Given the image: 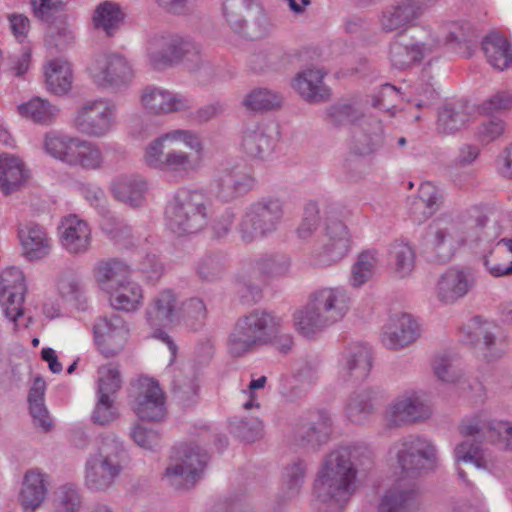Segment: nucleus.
<instances>
[{"label": "nucleus", "mask_w": 512, "mask_h": 512, "mask_svg": "<svg viewBox=\"0 0 512 512\" xmlns=\"http://www.w3.org/2000/svg\"><path fill=\"white\" fill-rule=\"evenodd\" d=\"M58 288L62 296L74 301L79 309L86 308V286L82 277L74 273H66L61 277Z\"/></svg>", "instance_id": "052dcab7"}, {"label": "nucleus", "mask_w": 512, "mask_h": 512, "mask_svg": "<svg viewBox=\"0 0 512 512\" xmlns=\"http://www.w3.org/2000/svg\"><path fill=\"white\" fill-rule=\"evenodd\" d=\"M474 285L475 279L469 270L452 268L439 277L435 286V296L442 304H454L465 297Z\"/></svg>", "instance_id": "c85d7f7f"}, {"label": "nucleus", "mask_w": 512, "mask_h": 512, "mask_svg": "<svg viewBox=\"0 0 512 512\" xmlns=\"http://www.w3.org/2000/svg\"><path fill=\"white\" fill-rule=\"evenodd\" d=\"M454 459L456 464L472 463L478 469H484L490 472L497 470L499 466V460L493 452L488 449H483L468 440L457 444L454 449Z\"/></svg>", "instance_id": "79ce46f5"}, {"label": "nucleus", "mask_w": 512, "mask_h": 512, "mask_svg": "<svg viewBox=\"0 0 512 512\" xmlns=\"http://www.w3.org/2000/svg\"><path fill=\"white\" fill-rule=\"evenodd\" d=\"M109 191L116 201L131 208H141L147 202L149 181L138 173L119 174L111 180Z\"/></svg>", "instance_id": "bb28decb"}, {"label": "nucleus", "mask_w": 512, "mask_h": 512, "mask_svg": "<svg viewBox=\"0 0 512 512\" xmlns=\"http://www.w3.org/2000/svg\"><path fill=\"white\" fill-rule=\"evenodd\" d=\"M132 409L141 420L159 421L164 418L165 397L155 380L142 377L137 381Z\"/></svg>", "instance_id": "b1692460"}, {"label": "nucleus", "mask_w": 512, "mask_h": 512, "mask_svg": "<svg viewBox=\"0 0 512 512\" xmlns=\"http://www.w3.org/2000/svg\"><path fill=\"white\" fill-rule=\"evenodd\" d=\"M56 512H78L82 505L78 489L72 484H64L55 492Z\"/></svg>", "instance_id": "774afa93"}, {"label": "nucleus", "mask_w": 512, "mask_h": 512, "mask_svg": "<svg viewBox=\"0 0 512 512\" xmlns=\"http://www.w3.org/2000/svg\"><path fill=\"white\" fill-rule=\"evenodd\" d=\"M178 144H182L196 154L202 153L204 149L203 141L195 130L170 129L159 134L144 146L142 164L175 182L188 179L199 170L201 161L188 151L173 148Z\"/></svg>", "instance_id": "f03ea898"}, {"label": "nucleus", "mask_w": 512, "mask_h": 512, "mask_svg": "<svg viewBox=\"0 0 512 512\" xmlns=\"http://www.w3.org/2000/svg\"><path fill=\"white\" fill-rule=\"evenodd\" d=\"M431 406L426 394L418 389H406L396 395L384 411V424L388 428H399L419 423L430 418Z\"/></svg>", "instance_id": "f8f14e48"}, {"label": "nucleus", "mask_w": 512, "mask_h": 512, "mask_svg": "<svg viewBox=\"0 0 512 512\" xmlns=\"http://www.w3.org/2000/svg\"><path fill=\"white\" fill-rule=\"evenodd\" d=\"M84 139L58 132H49L43 139L44 151L56 160L72 167L74 159Z\"/></svg>", "instance_id": "58836bf2"}, {"label": "nucleus", "mask_w": 512, "mask_h": 512, "mask_svg": "<svg viewBox=\"0 0 512 512\" xmlns=\"http://www.w3.org/2000/svg\"><path fill=\"white\" fill-rule=\"evenodd\" d=\"M18 114L39 124H51L58 116L59 109L48 100L34 97L17 106Z\"/></svg>", "instance_id": "864d4df0"}, {"label": "nucleus", "mask_w": 512, "mask_h": 512, "mask_svg": "<svg viewBox=\"0 0 512 512\" xmlns=\"http://www.w3.org/2000/svg\"><path fill=\"white\" fill-rule=\"evenodd\" d=\"M363 117V114L357 102H340L333 104L327 112V119L335 126L346 124H357Z\"/></svg>", "instance_id": "bf43d9fd"}, {"label": "nucleus", "mask_w": 512, "mask_h": 512, "mask_svg": "<svg viewBox=\"0 0 512 512\" xmlns=\"http://www.w3.org/2000/svg\"><path fill=\"white\" fill-rule=\"evenodd\" d=\"M323 236V243L314 247L308 256V264L313 268H328L337 264L352 247L349 228L332 213L325 216Z\"/></svg>", "instance_id": "9d476101"}, {"label": "nucleus", "mask_w": 512, "mask_h": 512, "mask_svg": "<svg viewBox=\"0 0 512 512\" xmlns=\"http://www.w3.org/2000/svg\"><path fill=\"white\" fill-rule=\"evenodd\" d=\"M284 202L265 197L250 204L241 216L237 231L244 243H252L274 234L284 218Z\"/></svg>", "instance_id": "6e6552de"}, {"label": "nucleus", "mask_w": 512, "mask_h": 512, "mask_svg": "<svg viewBox=\"0 0 512 512\" xmlns=\"http://www.w3.org/2000/svg\"><path fill=\"white\" fill-rule=\"evenodd\" d=\"M309 299L331 326L341 322L352 305L351 295L343 286L319 287L310 293Z\"/></svg>", "instance_id": "4be33fe9"}, {"label": "nucleus", "mask_w": 512, "mask_h": 512, "mask_svg": "<svg viewBox=\"0 0 512 512\" xmlns=\"http://www.w3.org/2000/svg\"><path fill=\"white\" fill-rule=\"evenodd\" d=\"M422 10L414 0L400 1L385 8L379 16L383 32H404L421 16Z\"/></svg>", "instance_id": "72a5a7b5"}, {"label": "nucleus", "mask_w": 512, "mask_h": 512, "mask_svg": "<svg viewBox=\"0 0 512 512\" xmlns=\"http://www.w3.org/2000/svg\"><path fill=\"white\" fill-rule=\"evenodd\" d=\"M208 461V455L200 447H189L183 451L180 462L165 470V478L175 489H190L199 480Z\"/></svg>", "instance_id": "412c9836"}, {"label": "nucleus", "mask_w": 512, "mask_h": 512, "mask_svg": "<svg viewBox=\"0 0 512 512\" xmlns=\"http://www.w3.org/2000/svg\"><path fill=\"white\" fill-rule=\"evenodd\" d=\"M276 141L261 124L246 126L242 131L240 147L252 159L266 160L275 148Z\"/></svg>", "instance_id": "e433bc0d"}, {"label": "nucleus", "mask_w": 512, "mask_h": 512, "mask_svg": "<svg viewBox=\"0 0 512 512\" xmlns=\"http://www.w3.org/2000/svg\"><path fill=\"white\" fill-rule=\"evenodd\" d=\"M43 74L46 89L56 95L67 94L73 84L71 64L62 58H54L45 62Z\"/></svg>", "instance_id": "ea45409f"}, {"label": "nucleus", "mask_w": 512, "mask_h": 512, "mask_svg": "<svg viewBox=\"0 0 512 512\" xmlns=\"http://www.w3.org/2000/svg\"><path fill=\"white\" fill-rule=\"evenodd\" d=\"M465 214L453 218L442 216L428 227V241L440 262L449 261L464 247Z\"/></svg>", "instance_id": "4468645a"}, {"label": "nucleus", "mask_w": 512, "mask_h": 512, "mask_svg": "<svg viewBox=\"0 0 512 512\" xmlns=\"http://www.w3.org/2000/svg\"><path fill=\"white\" fill-rule=\"evenodd\" d=\"M126 451L114 434L99 437L97 447L85 464V484L90 490H107L121 474Z\"/></svg>", "instance_id": "20e7f679"}, {"label": "nucleus", "mask_w": 512, "mask_h": 512, "mask_svg": "<svg viewBox=\"0 0 512 512\" xmlns=\"http://www.w3.org/2000/svg\"><path fill=\"white\" fill-rule=\"evenodd\" d=\"M325 72L318 68H307L298 72L292 80L293 89L306 101L318 103L330 97V90L324 85Z\"/></svg>", "instance_id": "4c0bfd02"}, {"label": "nucleus", "mask_w": 512, "mask_h": 512, "mask_svg": "<svg viewBox=\"0 0 512 512\" xmlns=\"http://www.w3.org/2000/svg\"><path fill=\"white\" fill-rule=\"evenodd\" d=\"M44 475L37 470L26 472L19 500L24 512H35L46 496Z\"/></svg>", "instance_id": "49530a36"}, {"label": "nucleus", "mask_w": 512, "mask_h": 512, "mask_svg": "<svg viewBox=\"0 0 512 512\" xmlns=\"http://www.w3.org/2000/svg\"><path fill=\"white\" fill-rule=\"evenodd\" d=\"M371 367V348L364 343H351L345 347L338 361V381L351 384L359 383L369 375Z\"/></svg>", "instance_id": "5701e85b"}, {"label": "nucleus", "mask_w": 512, "mask_h": 512, "mask_svg": "<svg viewBox=\"0 0 512 512\" xmlns=\"http://www.w3.org/2000/svg\"><path fill=\"white\" fill-rule=\"evenodd\" d=\"M139 103L152 116H165L192 108V101L187 96L156 85H148L141 90Z\"/></svg>", "instance_id": "6ab92c4d"}, {"label": "nucleus", "mask_w": 512, "mask_h": 512, "mask_svg": "<svg viewBox=\"0 0 512 512\" xmlns=\"http://www.w3.org/2000/svg\"><path fill=\"white\" fill-rule=\"evenodd\" d=\"M463 437L502 445L506 450H512V423L491 419L486 412H479L462 420L459 426Z\"/></svg>", "instance_id": "dca6fc26"}, {"label": "nucleus", "mask_w": 512, "mask_h": 512, "mask_svg": "<svg viewBox=\"0 0 512 512\" xmlns=\"http://www.w3.org/2000/svg\"><path fill=\"white\" fill-rule=\"evenodd\" d=\"M331 433V418L323 410L310 411L300 419L295 431L299 445L319 446L327 442Z\"/></svg>", "instance_id": "473e14b6"}, {"label": "nucleus", "mask_w": 512, "mask_h": 512, "mask_svg": "<svg viewBox=\"0 0 512 512\" xmlns=\"http://www.w3.org/2000/svg\"><path fill=\"white\" fill-rule=\"evenodd\" d=\"M293 326L300 335L309 339L332 327L309 298L305 306L294 312Z\"/></svg>", "instance_id": "37998d69"}, {"label": "nucleus", "mask_w": 512, "mask_h": 512, "mask_svg": "<svg viewBox=\"0 0 512 512\" xmlns=\"http://www.w3.org/2000/svg\"><path fill=\"white\" fill-rule=\"evenodd\" d=\"M467 335L488 362L498 360L506 352V342L500 336L499 326L492 321L472 318L467 325Z\"/></svg>", "instance_id": "393cba45"}, {"label": "nucleus", "mask_w": 512, "mask_h": 512, "mask_svg": "<svg viewBox=\"0 0 512 512\" xmlns=\"http://www.w3.org/2000/svg\"><path fill=\"white\" fill-rule=\"evenodd\" d=\"M72 167H80L84 170H97L102 167L103 155L99 146L84 139L81 149L73 157Z\"/></svg>", "instance_id": "69168bd1"}, {"label": "nucleus", "mask_w": 512, "mask_h": 512, "mask_svg": "<svg viewBox=\"0 0 512 512\" xmlns=\"http://www.w3.org/2000/svg\"><path fill=\"white\" fill-rule=\"evenodd\" d=\"M291 269V258L286 254H267L247 263L237 275L236 284L242 297L256 299L260 295L258 281L284 277Z\"/></svg>", "instance_id": "9b49d317"}, {"label": "nucleus", "mask_w": 512, "mask_h": 512, "mask_svg": "<svg viewBox=\"0 0 512 512\" xmlns=\"http://www.w3.org/2000/svg\"><path fill=\"white\" fill-rule=\"evenodd\" d=\"M384 132L381 121L371 116L363 117L352 131L350 152L356 156H369L382 146Z\"/></svg>", "instance_id": "7c9ffc66"}, {"label": "nucleus", "mask_w": 512, "mask_h": 512, "mask_svg": "<svg viewBox=\"0 0 512 512\" xmlns=\"http://www.w3.org/2000/svg\"><path fill=\"white\" fill-rule=\"evenodd\" d=\"M118 106L110 98L98 97L79 106L72 119V127L90 138H103L117 125Z\"/></svg>", "instance_id": "1a4fd4ad"}, {"label": "nucleus", "mask_w": 512, "mask_h": 512, "mask_svg": "<svg viewBox=\"0 0 512 512\" xmlns=\"http://www.w3.org/2000/svg\"><path fill=\"white\" fill-rule=\"evenodd\" d=\"M146 57L155 69L184 61L192 71L198 70L206 61L202 47L190 37L179 34H155L147 40Z\"/></svg>", "instance_id": "39448f33"}, {"label": "nucleus", "mask_w": 512, "mask_h": 512, "mask_svg": "<svg viewBox=\"0 0 512 512\" xmlns=\"http://www.w3.org/2000/svg\"><path fill=\"white\" fill-rule=\"evenodd\" d=\"M469 116L462 107L444 106L438 114L437 130L442 134H453L468 123Z\"/></svg>", "instance_id": "680f3d73"}, {"label": "nucleus", "mask_w": 512, "mask_h": 512, "mask_svg": "<svg viewBox=\"0 0 512 512\" xmlns=\"http://www.w3.org/2000/svg\"><path fill=\"white\" fill-rule=\"evenodd\" d=\"M229 25L236 33L251 39L264 37L271 30V22L264 9L250 15L248 19L233 16L229 18Z\"/></svg>", "instance_id": "3c124183"}, {"label": "nucleus", "mask_w": 512, "mask_h": 512, "mask_svg": "<svg viewBox=\"0 0 512 512\" xmlns=\"http://www.w3.org/2000/svg\"><path fill=\"white\" fill-rule=\"evenodd\" d=\"M130 267L118 259L100 261L94 268V277L101 289L107 291L114 288L120 282L127 281Z\"/></svg>", "instance_id": "8fccbe9b"}, {"label": "nucleus", "mask_w": 512, "mask_h": 512, "mask_svg": "<svg viewBox=\"0 0 512 512\" xmlns=\"http://www.w3.org/2000/svg\"><path fill=\"white\" fill-rule=\"evenodd\" d=\"M282 318L266 310L255 309L237 319L227 348L234 357H241L260 347L272 344L281 333Z\"/></svg>", "instance_id": "7ed1b4c3"}, {"label": "nucleus", "mask_w": 512, "mask_h": 512, "mask_svg": "<svg viewBox=\"0 0 512 512\" xmlns=\"http://www.w3.org/2000/svg\"><path fill=\"white\" fill-rule=\"evenodd\" d=\"M168 229L177 235L194 234L209 220L208 199L200 190L180 189L165 211Z\"/></svg>", "instance_id": "423d86ee"}, {"label": "nucleus", "mask_w": 512, "mask_h": 512, "mask_svg": "<svg viewBox=\"0 0 512 512\" xmlns=\"http://www.w3.org/2000/svg\"><path fill=\"white\" fill-rule=\"evenodd\" d=\"M372 399L373 392L370 389L352 393L345 404L347 419L355 424L365 422L373 411Z\"/></svg>", "instance_id": "4d7b16f0"}, {"label": "nucleus", "mask_w": 512, "mask_h": 512, "mask_svg": "<svg viewBox=\"0 0 512 512\" xmlns=\"http://www.w3.org/2000/svg\"><path fill=\"white\" fill-rule=\"evenodd\" d=\"M372 463V451L363 443L339 446L320 464L313 483L316 501L327 504L331 512H342L357 490L360 468Z\"/></svg>", "instance_id": "f257e3e1"}, {"label": "nucleus", "mask_w": 512, "mask_h": 512, "mask_svg": "<svg viewBox=\"0 0 512 512\" xmlns=\"http://www.w3.org/2000/svg\"><path fill=\"white\" fill-rule=\"evenodd\" d=\"M100 227L102 231L115 243H123L131 236V227L122 219L111 214L108 210L101 213Z\"/></svg>", "instance_id": "338daca9"}, {"label": "nucleus", "mask_w": 512, "mask_h": 512, "mask_svg": "<svg viewBox=\"0 0 512 512\" xmlns=\"http://www.w3.org/2000/svg\"><path fill=\"white\" fill-rule=\"evenodd\" d=\"M306 471L307 465L301 459H296L283 468L279 501L288 502L300 494L305 481Z\"/></svg>", "instance_id": "de8ad7c7"}, {"label": "nucleus", "mask_w": 512, "mask_h": 512, "mask_svg": "<svg viewBox=\"0 0 512 512\" xmlns=\"http://www.w3.org/2000/svg\"><path fill=\"white\" fill-rule=\"evenodd\" d=\"M26 290L22 270L11 266L0 272V306L4 317L12 323L13 330L21 325Z\"/></svg>", "instance_id": "f3484780"}, {"label": "nucleus", "mask_w": 512, "mask_h": 512, "mask_svg": "<svg viewBox=\"0 0 512 512\" xmlns=\"http://www.w3.org/2000/svg\"><path fill=\"white\" fill-rule=\"evenodd\" d=\"M146 320L151 327H161L181 320V309L175 293L170 289L160 291L146 309Z\"/></svg>", "instance_id": "f704fd0d"}, {"label": "nucleus", "mask_w": 512, "mask_h": 512, "mask_svg": "<svg viewBox=\"0 0 512 512\" xmlns=\"http://www.w3.org/2000/svg\"><path fill=\"white\" fill-rule=\"evenodd\" d=\"M88 72L93 83L101 89H126L135 79L132 63L119 53L97 55Z\"/></svg>", "instance_id": "ddd939ff"}, {"label": "nucleus", "mask_w": 512, "mask_h": 512, "mask_svg": "<svg viewBox=\"0 0 512 512\" xmlns=\"http://www.w3.org/2000/svg\"><path fill=\"white\" fill-rule=\"evenodd\" d=\"M93 332L97 348L106 358L118 355L129 338V327L118 314L99 317L94 323Z\"/></svg>", "instance_id": "aec40b11"}, {"label": "nucleus", "mask_w": 512, "mask_h": 512, "mask_svg": "<svg viewBox=\"0 0 512 512\" xmlns=\"http://www.w3.org/2000/svg\"><path fill=\"white\" fill-rule=\"evenodd\" d=\"M419 489L414 482L397 480L380 498L377 512H417Z\"/></svg>", "instance_id": "cd10ccee"}, {"label": "nucleus", "mask_w": 512, "mask_h": 512, "mask_svg": "<svg viewBox=\"0 0 512 512\" xmlns=\"http://www.w3.org/2000/svg\"><path fill=\"white\" fill-rule=\"evenodd\" d=\"M482 50L492 67L503 71L512 65V47L498 32H491L483 38Z\"/></svg>", "instance_id": "a18cd8bd"}, {"label": "nucleus", "mask_w": 512, "mask_h": 512, "mask_svg": "<svg viewBox=\"0 0 512 512\" xmlns=\"http://www.w3.org/2000/svg\"><path fill=\"white\" fill-rule=\"evenodd\" d=\"M106 292L109 295L110 305L116 310L134 312L143 304V289L133 281L120 282Z\"/></svg>", "instance_id": "c03bdc74"}, {"label": "nucleus", "mask_w": 512, "mask_h": 512, "mask_svg": "<svg viewBox=\"0 0 512 512\" xmlns=\"http://www.w3.org/2000/svg\"><path fill=\"white\" fill-rule=\"evenodd\" d=\"M465 40L462 26L456 22L441 25L431 39L426 41L393 40L389 45L388 59L391 66L398 70L408 69L428 56L442 44Z\"/></svg>", "instance_id": "0eeeda50"}, {"label": "nucleus", "mask_w": 512, "mask_h": 512, "mask_svg": "<svg viewBox=\"0 0 512 512\" xmlns=\"http://www.w3.org/2000/svg\"><path fill=\"white\" fill-rule=\"evenodd\" d=\"M124 17L125 14L118 3L106 0L96 6L92 23L95 29L112 36L123 23Z\"/></svg>", "instance_id": "09e8293b"}, {"label": "nucleus", "mask_w": 512, "mask_h": 512, "mask_svg": "<svg viewBox=\"0 0 512 512\" xmlns=\"http://www.w3.org/2000/svg\"><path fill=\"white\" fill-rule=\"evenodd\" d=\"M417 199L418 200L413 204V213L422 210L423 218L430 217L439 208V190L431 182H423L420 184Z\"/></svg>", "instance_id": "0e129e2a"}, {"label": "nucleus", "mask_w": 512, "mask_h": 512, "mask_svg": "<svg viewBox=\"0 0 512 512\" xmlns=\"http://www.w3.org/2000/svg\"><path fill=\"white\" fill-rule=\"evenodd\" d=\"M495 258H485L484 267L493 277L512 274V238H499L493 251Z\"/></svg>", "instance_id": "603ef678"}, {"label": "nucleus", "mask_w": 512, "mask_h": 512, "mask_svg": "<svg viewBox=\"0 0 512 512\" xmlns=\"http://www.w3.org/2000/svg\"><path fill=\"white\" fill-rule=\"evenodd\" d=\"M28 177L29 171L20 157L8 153L0 155V190L4 194L18 190Z\"/></svg>", "instance_id": "a19ab883"}, {"label": "nucleus", "mask_w": 512, "mask_h": 512, "mask_svg": "<svg viewBox=\"0 0 512 512\" xmlns=\"http://www.w3.org/2000/svg\"><path fill=\"white\" fill-rule=\"evenodd\" d=\"M415 250L403 240H395L389 248V258L394 273L404 278L412 273L415 267Z\"/></svg>", "instance_id": "6e6d98bb"}, {"label": "nucleus", "mask_w": 512, "mask_h": 512, "mask_svg": "<svg viewBox=\"0 0 512 512\" xmlns=\"http://www.w3.org/2000/svg\"><path fill=\"white\" fill-rule=\"evenodd\" d=\"M421 335L418 321L410 314L401 313L389 318L381 332V342L389 350L403 349Z\"/></svg>", "instance_id": "a878e982"}, {"label": "nucleus", "mask_w": 512, "mask_h": 512, "mask_svg": "<svg viewBox=\"0 0 512 512\" xmlns=\"http://www.w3.org/2000/svg\"><path fill=\"white\" fill-rule=\"evenodd\" d=\"M255 179L235 167H223L214 178L215 197L222 202H231L253 189Z\"/></svg>", "instance_id": "c756f323"}, {"label": "nucleus", "mask_w": 512, "mask_h": 512, "mask_svg": "<svg viewBox=\"0 0 512 512\" xmlns=\"http://www.w3.org/2000/svg\"><path fill=\"white\" fill-rule=\"evenodd\" d=\"M282 96L267 88H256L243 99L242 105L250 111L259 112L280 107Z\"/></svg>", "instance_id": "13d9d810"}, {"label": "nucleus", "mask_w": 512, "mask_h": 512, "mask_svg": "<svg viewBox=\"0 0 512 512\" xmlns=\"http://www.w3.org/2000/svg\"><path fill=\"white\" fill-rule=\"evenodd\" d=\"M59 231L60 243L69 254L82 255L89 251L92 231L85 220L77 215H68L61 220Z\"/></svg>", "instance_id": "2f4dec72"}, {"label": "nucleus", "mask_w": 512, "mask_h": 512, "mask_svg": "<svg viewBox=\"0 0 512 512\" xmlns=\"http://www.w3.org/2000/svg\"><path fill=\"white\" fill-rule=\"evenodd\" d=\"M433 372L442 382L448 384H459L464 378L463 371L457 359L443 355L434 359Z\"/></svg>", "instance_id": "e2e57ef3"}, {"label": "nucleus", "mask_w": 512, "mask_h": 512, "mask_svg": "<svg viewBox=\"0 0 512 512\" xmlns=\"http://www.w3.org/2000/svg\"><path fill=\"white\" fill-rule=\"evenodd\" d=\"M392 451L401 471L411 477L437 464V450L426 438L408 437L395 444Z\"/></svg>", "instance_id": "2eb2a0df"}, {"label": "nucleus", "mask_w": 512, "mask_h": 512, "mask_svg": "<svg viewBox=\"0 0 512 512\" xmlns=\"http://www.w3.org/2000/svg\"><path fill=\"white\" fill-rule=\"evenodd\" d=\"M464 231V247L480 255L483 262L490 258L499 238V228L489 225L488 218L478 207H472L465 213Z\"/></svg>", "instance_id": "a211bd4d"}, {"label": "nucleus", "mask_w": 512, "mask_h": 512, "mask_svg": "<svg viewBox=\"0 0 512 512\" xmlns=\"http://www.w3.org/2000/svg\"><path fill=\"white\" fill-rule=\"evenodd\" d=\"M23 255L33 261L47 257L52 250V238L47 230L37 223H27L18 229Z\"/></svg>", "instance_id": "c9c22d12"}, {"label": "nucleus", "mask_w": 512, "mask_h": 512, "mask_svg": "<svg viewBox=\"0 0 512 512\" xmlns=\"http://www.w3.org/2000/svg\"><path fill=\"white\" fill-rule=\"evenodd\" d=\"M378 265V253L376 250H364L358 254L351 266L349 284L353 288H361L374 275Z\"/></svg>", "instance_id": "5fc2aeb1"}]
</instances>
